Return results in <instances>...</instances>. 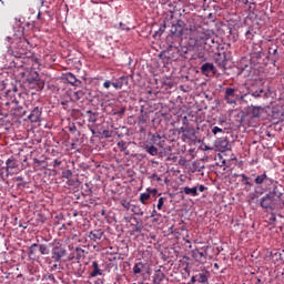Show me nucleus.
Instances as JSON below:
<instances>
[{
    "label": "nucleus",
    "instance_id": "f3484780",
    "mask_svg": "<svg viewBox=\"0 0 284 284\" xmlns=\"http://www.w3.org/2000/svg\"><path fill=\"white\" fill-rule=\"evenodd\" d=\"M143 270H145V264L143 262H138L134 264L133 266V274H141V272H143Z\"/></svg>",
    "mask_w": 284,
    "mask_h": 284
},
{
    "label": "nucleus",
    "instance_id": "c03bdc74",
    "mask_svg": "<svg viewBox=\"0 0 284 284\" xmlns=\"http://www.w3.org/2000/svg\"><path fill=\"white\" fill-rule=\"evenodd\" d=\"M153 139H154V141H160V139H161V136L158 134V135H153Z\"/></svg>",
    "mask_w": 284,
    "mask_h": 284
},
{
    "label": "nucleus",
    "instance_id": "7c9ffc66",
    "mask_svg": "<svg viewBox=\"0 0 284 284\" xmlns=\"http://www.w3.org/2000/svg\"><path fill=\"white\" fill-rule=\"evenodd\" d=\"M29 83H34L36 81H39V73L34 72V75L32 78H28Z\"/></svg>",
    "mask_w": 284,
    "mask_h": 284
},
{
    "label": "nucleus",
    "instance_id": "5701e85b",
    "mask_svg": "<svg viewBox=\"0 0 284 284\" xmlns=\"http://www.w3.org/2000/svg\"><path fill=\"white\" fill-rule=\"evenodd\" d=\"M68 83H70L71 85H77V83H79V80L77 79V77H74V74L70 73L67 77Z\"/></svg>",
    "mask_w": 284,
    "mask_h": 284
},
{
    "label": "nucleus",
    "instance_id": "c756f323",
    "mask_svg": "<svg viewBox=\"0 0 284 284\" xmlns=\"http://www.w3.org/2000/svg\"><path fill=\"white\" fill-rule=\"evenodd\" d=\"M242 181L244 183V185H250V187H252V184L250 182V178H247V175L245 174H241Z\"/></svg>",
    "mask_w": 284,
    "mask_h": 284
},
{
    "label": "nucleus",
    "instance_id": "aec40b11",
    "mask_svg": "<svg viewBox=\"0 0 284 284\" xmlns=\"http://www.w3.org/2000/svg\"><path fill=\"white\" fill-rule=\"evenodd\" d=\"M145 150L151 156H156V154H159V149H156L154 145L146 146Z\"/></svg>",
    "mask_w": 284,
    "mask_h": 284
},
{
    "label": "nucleus",
    "instance_id": "864d4df0",
    "mask_svg": "<svg viewBox=\"0 0 284 284\" xmlns=\"http://www.w3.org/2000/svg\"><path fill=\"white\" fill-rule=\"evenodd\" d=\"M7 39H8V41L12 40V38H11V37H7Z\"/></svg>",
    "mask_w": 284,
    "mask_h": 284
},
{
    "label": "nucleus",
    "instance_id": "e433bc0d",
    "mask_svg": "<svg viewBox=\"0 0 284 284\" xmlns=\"http://www.w3.org/2000/svg\"><path fill=\"white\" fill-rule=\"evenodd\" d=\"M110 85H112V82H110V81H105L103 83V88H105L106 90H109Z\"/></svg>",
    "mask_w": 284,
    "mask_h": 284
},
{
    "label": "nucleus",
    "instance_id": "3c124183",
    "mask_svg": "<svg viewBox=\"0 0 284 284\" xmlns=\"http://www.w3.org/2000/svg\"><path fill=\"white\" fill-rule=\"evenodd\" d=\"M214 267H216V270H219V264H217V263H215V264H214Z\"/></svg>",
    "mask_w": 284,
    "mask_h": 284
},
{
    "label": "nucleus",
    "instance_id": "13d9d810",
    "mask_svg": "<svg viewBox=\"0 0 284 284\" xmlns=\"http://www.w3.org/2000/svg\"><path fill=\"white\" fill-rule=\"evenodd\" d=\"M6 105H10V102H7Z\"/></svg>",
    "mask_w": 284,
    "mask_h": 284
},
{
    "label": "nucleus",
    "instance_id": "8fccbe9b",
    "mask_svg": "<svg viewBox=\"0 0 284 284\" xmlns=\"http://www.w3.org/2000/svg\"><path fill=\"white\" fill-rule=\"evenodd\" d=\"M271 221H276V217H275V216H272V217H271Z\"/></svg>",
    "mask_w": 284,
    "mask_h": 284
},
{
    "label": "nucleus",
    "instance_id": "0eeeda50",
    "mask_svg": "<svg viewBox=\"0 0 284 284\" xmlns=\"http://www.w3.org/2000/svg\"><path fill=\"white\" fill-rule=\"evenodd\" d=\"M192 257L197 261V263H205L207 261V250L205 252L199 251V248H195L192 251Z\"/></svg>",
    "mask_w": 284,
    "mask_h": 284
},
{
    "label": "nucleus",
    "instance_id": "5fc2aeb1",
    "mask_svg": "<svg viewBox=\"0 0 284 284\" xmlns=\"http://www.w3.org/2000/svg\"><path fill=\"white\" fill-rule=\"evenodd\" d=\"M155 213H156V211L154 210L151 216H154Z\"/></svg>",
    "mask_w": 284,
    "mask_h": 284
},
{
    "label": "nucleus",
    "instance_id": "423d86ee",
    "mask_svg": "<svg viewBox=\"0 0 284 284\" xmlns=\"http://www.w3.org/2000/svg\"><path fill=\"white\" fill-rule=\"evenodd\" d=\"M215 148L219 152H225L226 150H230V141L227 138H220L215 141Z\"/></svg>",
    "mask_w": 284,
    "mask_h": 284
},
{
    "label": "nucleus",
    "instance_id": "4c0bfd02",
    "mask_svg": "<svg viewBox=\"0 0 284 284\" xmlns=\"http://www.w3.org/2000/svg\"><path fill=\"white\" fill-rule=\"evenodd\" d=\"M59 262H54V264L51 267V272H54V270H59V264H57Z\"/></svg>",
    "mask_w": 284,
    "mask_h": 284
},
{
    "label": "nucleus",
    "instance_id": "473e14b6",
    "mask_svg": "<svg viewBox=\"0 0 284 284\" xmlns=\"http://www.w3.org/2000/svg\"><path fill=\"white\" fill-rule=\"evenodd\" d=\"M219 132H223V129H221V128H219V126H214V128L212 129V133H213V134H219Z\"/></svg>",
    "mask_w": 284,
    "mask_h": 284
},
{
    "label": "nucleus",
    "instance_id": "bf43d9fd",
    "mask_svg": "<svg viewBox=\"0 0 284 284\" xmlns=\"http://www.w3.org/2000/svg\"><path fill=\"white\" fill-rule=\"evenodd\" d=\"M186 243H190V241L186 240Z\"/></svg>",
    "mask_w": 284,
    "mask_h": 284
},
{
    "label": "nucleus",
    "instance_id": "79ce46f5",
    "mask_svg": "<svg viewBox=\"0 0 284 284\" xmlns=\"http://www.w3.org/2000/svg\"><path fill=\"white\" fill-rule=\"evenodd\" d=\"M115 114H125V108H122L120 111L115 112Z\"/></svg>",
    "mask_w": 284,
    "mask_h": 284
},
{
    "label": "nucleus",
    "instance_id": "2eb2a0df",
    "mask_svg": "<svg viewBox=\"0 0 284 284\" xmlns=\"http://www.w3.org/2000/svg\"><path fill=\"white\" fill-rule=\"evenodd\" d=\"M171 32L172 34L180 37V34H183V27L181 26V23L178 22L176 24H173L171 27Z\"/></svg>",
    "mask_w": 284,
    "mask_h": 284
},
{
    "label": "nucleus",
    "instance_id": "b1692460",
    "mask_svg": "<svg viewBox=\"0 0 284 284\" xmlns=\"http://www.w3.org/2000/svg\"><path fill=\"white\" fill-rule=\"evenodd\" d=\"M39 252L42 255L50 254V250L48 248V245H45V244H40L39 245Z\"/></svg>",
    "mask_w": 284,
    "mask_h": 284
},
{
    "label": "nucleus",
    "instance_id": "39448f33",
    "mask_svg": "<svg viewBox=\"0 0 284 284\" xmlns=\"http://www.w3.org/2000/svg\"><path fill=\"white\" fill-rule=\"evenodd\" d=\"M260 205L264 210H274V196L268 194V195L262 197Z\"/></svg>",
    "mask_w": 284,
    "mask_h": 284
},
{
    "label": "nucleus",
    "instance_id": "c85d7f7f",
    "mask_svg": "<svg viewBox=\"0 0 284 284\" xmlns=\"http://www.w3.org/2000/svg\"><path fill=\"white\" fill-rule=\"evenodd\" d=\"M254 34H256V32L254 30H248V31H246L245 37H246V39L252 41V39H254Z\"/></svg>",
    "mask_w": 284,
    "mask_h": 284
},
{
    "label": "nucleus",
    "instance_id": "58836bf2",
    "mask_svg": "<svg viewBox=\"0 0 284 284\" xmlns=\"http://www.w3.org/2000/svg\"><path fill=\"white\" fill-rule=\"evenodd\" d=\"M199 192H205V186L203 184L199 185L197 187Z\"/></svg>",
    "mask_w": 284,
    "mask_h": 284
},
{
    "label": "nucleus",
    "instance_id": "f8f14e48",
    "mask_svg": "<svg viewBox=\"0 0 284 284\" xmlns=\"http://www.w3.org/2000/svg\"><path fill=\"white\" fill-rule=\"evenodd\" d=\"M197 283L207 284L210 278V273L207 271H202L201 273L196 274Z\"/></svg>",
    "mask_w": 284,
    "mask_h": 284
},
{
    "label": "nucleus",
    "instance_id": "dca6fc26",
    "mask_svg": "<svg viewBox=\"0 0 284 284\" xmlns=\"http://www.w3.org/2000/svg\"><path fill=\"white\" fill-rule=\"evenodd\" d=\"M265 181H270V178H267V173L256 175L254 183L257 185H263V183H265Z\"/></svg>",
    "mask_w": 284,
    "mask_h": 284
},
{
    "label": "nucleus",
    "instance_id": "09e8293b",
    "mask_svg": "<svg viewBox=\"0 0 284 284\" xmlns=\"http://www.w3.org/2000/svg\"><path fill=\"white\" fill-rule=\"evenodd\" d=\"M33 161H34V163H40V161L38 159H34Z\"/></svg>",
    "mask_w": 284,
    "mask_h": 284
},
{
    "label": "nucleus",
    "instance_id": "9d476101",
    "mask_svg": "<svg viewBox=\"0 0 284 284\" xmlns=\"http://www.w3.org/2000/svg\"><path fill=\"white\" fill-rule=\"evenodd\" d=\"M113 88L115 90H121L123 85H128V77H121L115 82H112Z\"/></svg>",
    "mask_w": 284,
    "mask_h": 284
},
{
    "label": "nucleus",
    "instance_id": "6e6552de",
    "mask_svg": "<svg viewBox=\"0 0 284 284\" xmlns=\"http://www.w3.org/2000/svg\"><path fill=\"white\" fill-rule=\"evenodd\" d=\"M28 119L31 121V123H39V121H41V109L36 106L29 114Z\"/></svg>",
    "mask_w": 284,
    "mask_h": 284
},
{
    "label": "nucleus",
    "instance_id": "1a4fd4ad",
    "mask_svg": "<svg viewBox=\"0 0 284 284\" xmlns=\"http://www.w3.org/2000/svg\"><path fill=\"white\" fill-rule=\"evenodd\" d=\"M201 72L204 73L206 77H210V74H214V64L206 62L201 67Z\"/></svg>",
    "mask_w": 284,
    "mask_h": 284
},
{
    "label": "nucleus",
    "instance_id": "20e7f679",
    "mask_svg": "<svg viewBox=\"0 0 284 284\" xmlns=\"http://www.w3.org/2000/svg\"><path fill=\"white\" fill-rule=\"evenodd\" d=\"M6 165L7 176L17 174V170H19V163H17V160H14L13 158L8 159L6 161Z\"/></svg>",
    "mask_w": 284,
    "mask_h": 284
},
{
    "label": "nucleus",
    "instance_id": "393cba45",
    "mask_svg": "<svg viewBox=\"0 0 284 284\" xmlns=\"http://www.w3.org/2000/svg\"><path fill=\"white\" fill-rule=\"evenodd\" d=\"M246 94H251L254 99H258L263 94V89L256 90L254 92H248Z\"/></svg>",
    "mask_w": 284,
    "mask_h": 284
},
{
    "label": "nucleus",
    "instance_id": "f03ea898",
    "mask_svg": "<svg viewBox=\"0 0 284 284\" xmlns=\"http://www.w3.org/2000/svg\"><path fill=\"white\" fill-rule=\"evenodd\" d=\"M247 99V93L236 94V89L226 88L224 93V100L229 105H234L239 101H245Z\"/></svg>",
    "mask_w": 284,
    "mask_h": 284
},
{
    "label": "nucleus",
    "instance_id": "6ab92c4d",
    "mask_svg": "<svg viewBox=\"0 0 284 284\" xmlns=\"http://www.w3.org/2000/svg\"><path fill=\"white\" fill-rule=\"evenodd\" d=\"M163 278H165V274L163 273H156L153 276V284H161L163 282Z\"/></svg>",
    "mask_w": 284,
    "mask_h": 284
},
{
    "label": "nucleus",
    "instance_id": "a211bd4d",
    "mask_svg": "<svg viewBox=\"0 0 284 284\" xmlns=\"http://www.w3.org/2000/svg\"><path fill=\"white\" fill-rule=\"evenodd\" d=\"M92 267H93V271L90 273V276L94 277V276H101V274H103V273L99 270V263L92 262Z\"/></svg>",
    "mask_w": 284,
    "mask_h": 284
},
{
    "label": "nucleus",
    "instance_id": "2f4dec72",
    "mask_svg": "<svg viewBox=\"0 0 284 284\" xmlns=\"http://www.w3.org/2000/svg\"><path fill=\"white\" fill-rule=\"evenodd\" d=\"M63 179H70V176H72V171L71 170H67L62 173Z\"/></svg>",
    "mask_w": 284,
    "mask_h": 284
},
{
    "label": "nucleus",
    "instance_id": "9b49d317",
    "mask_svg": "<svg viewBox=\"0 0 284 284\" xmlns=\"http://www.w3.org/2000/svg\"><path fill=\"white\" fill-rule=\"evenodd\" d=\"M89 239L94 242L101 241V239H103V231H101V230L91 231L89 234Z\"/></svg>",
    "mask_w": 284,
    "mask_h": 284
},
{
    "label": "nucleus",
    "instance_id": "ea45409f",
    "mask_svg": "<svg viewBox=\"0 0 284 284\" xmlns=\"http://www.w3.org/2000/svg\"><path fill=\"white\" fill-rule=\"evenodd\" d=\"M191 283H199V280H197L196 275L191 277Z\"/></svg>",
    "mask_w": 284,
    "mask_h": 284
},
{
    "label": "nucleus",
    "instance_id": "f704fd0d",
    "mask_svg": "<svg viewBox=\"0 0 284 284\" xmlns=\"http://www.w3.org/2000/svg\"><path fill=\"white\" fill-rule=\"evenodd\" d=\"M83 94V92L81 91H77L73 93V95L75 97L77 101H79V99H81V95Z\"/></svg>",
    "mask_w": 284,
    "mask_h": 284
},
{
    "label": "nucleus",
    "instance_id": "49530a36",
    "mask_svg": "<svg viewBox=\"0 0 284 284\" xmlns=\"http://www.w3.org/2000/svg\"><path fill=\"white\" fill-rule=\"evenodd\" d=\"M16 181H23V176L16 178Z\"/></svg>",
    "mask_w": 284,
    "mask_h": 284
},
{
    "label": "nucleus",
    "instance_id": "7ed1b4c3",
    "mask_svg": "<svg viewBox=\"0 0 284 284\" xmlns=\"http://www.w3.org/2000/svg\"><path fill=\"white\" fill-rule=\"evenodd\" d=\"M65 256H68V250H65V246L59 242L54 243L51 250L52 261L54 263H61Z\"/></svg>",
    "mask_w": 284,
    "mask_h": 284
},
{
    "label": "nucleus",
    "instance_id": "a18cd8bd",
    "mask_svg": "<svg viewBox=\"0 0 284 284\" xmlns=\"http://www.w3.org/2000/svg\"><path fill=\"white\" fill-rule=\"evenodd\" d=\"M30 247H32V250H34V247H39V244L34 243Z\"/></svg>",
    "mask_w": 284,
    "mask_h": 284
},
{
    "label": "nucleus",
    "instance_id": "f257e3e1",
    "mask_svg": "<svg viewBox=\"0 0 284 284\" xmlns=\"http://www.w3.org/2000/svg\"><path fill=\"white\" fill-rule=\"evenodd\" d=\"M193 34H196V45H201L203 43L204 50H207L209 52H214V50L219 48V43L214 40V37H212V33L210 31H193Z\"/></svg>",
    "mask_w": 284,
    "mask_h": 284
},
{
    "label": "nucleus",
    "instance_id": "052dcab7",
    "mask_svg": "<svg viewBox=\"0 0 284 284\" xmlns=\"http://www.w3.org/2000/svg\"><path fill=\"white\" fill-rule=\"evenodd\" d=\"M95 284H99V282H95Z\"/></svg>",
    "mask_w": 284,
    "mask_h": 284
},
{
    "label": "nucleus",
    "instance_id": "37998d69",
    "mask_svg": "<svg viewBox=\"0 0 284 284\" xmlns=\"http://www.w3.org/2000/svg\"><path fill=\"white\" fill-rule=\"evenodd\" d=\"M54 165H55V166L61 165V160L55 159V160H54Z\"/></svg>",
    "mask_w": 284,
    "mask_h": 284
},
{
    "label": "nucleus",
    "instance_id": "ddd939ff",
    "mask_svg": "<svg viewBox=\"0 0 284 284\" xmlns=\"http://www.w3.org/2000/svg\"><path fill=\"white\" fill-rule=\"evenodd\" d=\"M265 191L260 185L255 186L254 192L250 193L251 201H254L255 199H258V196L263 195Z\"/></svg>",
    "mask_w": 284,
    "mask_h": 284
},
{
    "label": "nucleus",
    "instance_id": "de8ad7c7",
    "mask_svg": "<svg viewBox=\"0 0 284 284\" xmlns=\"http://www.w3.org/2000/svg\"><path fill=\"white\" fill-rule=\"evenodd\" d=\"M108 132H109V131H103V134H104L105 136H108Z\"/></svg>",
    "mask_w": 284,
    "mask_h": 284
},
{
    "label": "nucleus",
    "instance_id": "603ef678",
    "mask_svg": "<svg viewBox=\"0 0 284 284\" xmlns=\"http://www.w3.org/2000/svg\"><path fill=\"white\" fill-rule=\"evenodd\" d=\"M276 52H278V50H276V49H275V50H273V54H276Z\"/></svg>",
    "mask_w": 284,
    "mask_h": 284
},
{
    "label": "nucleus",
    "instance_id": "412c9836",
    "mask_svg": "<svg viewBox=\"0 0 284 284\" xmlns=\"http://www.w3.org/2000/svg\"><path fill=\"white\" fill-rule=\"evenodd\" d=\"M85 256V251L81 247H77L75 248V258L78 261H81V258H83Z\"/></svg>",
    "mask_w": 284,
    "mask_h": 284
},
{
    "label": "nucleus",
    "instance_id": "4be33fe9",
    "mask_svg": "<svg viewBox=\"0 0 284 284\" xmlns=\"http://www.w3.org/2000/svg\"><path fill=\"white\" fill-rule=\"evenodd\" d=\"M132 212H133V214H135L136 216H143V214H144L143 210H142L141 206H139V205H133V206H132Z\"/></svg>",
    "mask_w": 284,
    "mask_h": 284
},
{
    "label": "nucleus",
    "instance_id": "cd10ccee",
    "mask_svg": "<svg viewBox=\"0 0 284 284\" xmlns=\"http://www.w3.org/2000/svg\"><path fill=\"white\" fill-rule=\"evenodd\" d=\"M118 148H120L121 152H124L125 154L128 153V146H125V142H119Z\"/></svg>",
    "mask_w": 284,
    "mask_h": 284
},
{
    "label": "nucleus",
    "instance_id": "a878e982",
    "mask_svg": "<svg viewBox=\"0 0 284 284\" xmlns=\"http://www.w3.org/2000/svg\"><path fill=\"white\" fill-rule=\"evenodd\" d=\"M140 201L143 205H145V201H150V193H141Z\"/></svg>",
    "mask_w": 284,
    "mask_h": 284
},
{
    "label": "nucleus",
    "instance_id": "c9c22d12",
    "mask_svg": "<svg viewBox=\"0 0 284 284\" xmlns=\"http://www.w3.org/2000/svg\"><path fill=\"white\" fill-rule=\"evenodd\" d=\"M151 179H154L155 181H158L159 183H161V178L156 174V173H153L152 175H151Z\"/></svg>",
    "mask_w": 284,
    "mask_h": 284
},
{
    "label": "nucleus",
    "instance_id": "4468645a",
    "mask_svg": "<svg viewBox=\"0 0 284 284\" xmlns=\"http://www.w3.org/2000/svg\"><path fill=\"white\" fill-rule=\"evenodd\" d=\"M184 194H186V196H199V187L194 186V187H189L185 186L183 189Z\"/></svg>",
    "mask_w": 284,
    "mask_h": 284
},
{
    "label": "nucleus",
    "instance_id": "6e6d98bb",
    "mask_svg": "<svg viewBox=\"0 0 284 284\" xmlns=\"http://www.w3.org/2000/svg\"><path fill=\"white\" fill-rule=\"evenodd\" d=\"M49 278H54V275H50Z\"/></svg>",
    "mask_w": 284,
    "mask_h": 284
},
{
    "label": "nucleus",
    "instance_id": "bb28decb",
    "mask_svg": "<svg viewBox=\"0 0 284 284\" xmlns=\"http://www.w3.org/2000/svg\"><path fill=\"white\" fill-rule=\"evenodd\" d=\"M261 110H263V108L261 106H253V110H252V115L253 116H261Z\"/></svg>",
    "mask_w": 284,
    "mask_h": 284
},
{
    "label": "nucleus",
    "instance_id": "a19ab883",
    "mask_svg": "<svg viewBox=\"0 0 284 284\" xmlns=\"http://www.w3.org/2000/svg\"><path fill=\"white\" fill-rule=\"evenodd\" d=\"M29 256H34V248L29 247Z\"/></svg>",
    "mask_w": 284,
    "mask_h": 284
},
{
    "label": "nucleus",
    "instance_id": "4d7b16f0",
    "mask_svg": "<svg viewBox=\"0 0 284 284\" xmlns=\"http://www.w3.org/2000/svg\"><path fill=\"white\" fill-rule=\"evenodd\" d=\"M205 150H211L209 146H205Z\"/></svg>",
    "mask_w": 284,
    "mask_h": 284
},
{
    "label": "nucleus",
    "instance_id": "72a5a7b5",
    "mask_svg": "<svg viewBox=\"0 0 284 284\" xmlns=\"http://www.w3.org/2000/svg\"><path fill=\"white\" fill-rule=\"evenodd\" d=\"M163 197H160L159 201H158V210H162L163 209Z\"/></svg>",
    "mask_w": 284,
    "mask_h": 284
}]
</instances>
